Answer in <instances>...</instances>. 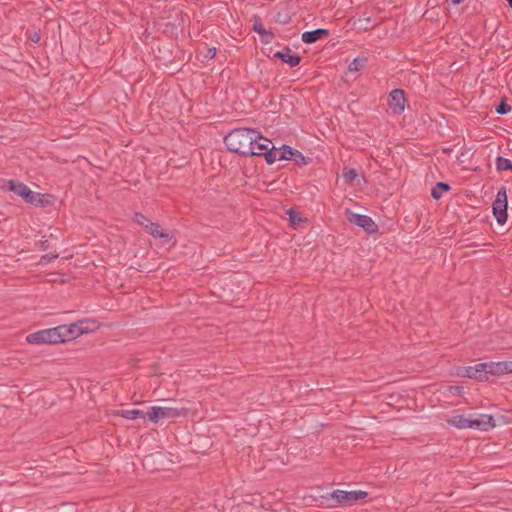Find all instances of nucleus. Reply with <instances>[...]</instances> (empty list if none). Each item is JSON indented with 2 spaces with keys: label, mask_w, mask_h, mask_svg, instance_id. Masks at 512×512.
I'll list each match as a JSON object with an SVG mask.
<instances>
[{
  "label": "nucleus",
  "mask_w": 512,
  "mask_h": 512,
  "mask_svg": "<svg viewBox=\"0 0 512 512\" xmlns=\"http://www.w3.org/2000/svg\"><path fill=\"white\" fill-rule=\"evenodd\" d=\"M262 135L250 128L233 129L224 137V143L230 152L237 153L244 157H251L253 154V143Z\"/></svg>",
  "instance_id": "nucleus-1"
},
{
  "label": "nucleus",
  "mask_w": 512,
  "mask_h": 512,
  "mask_svg": "<svg viewBox=\"0 0 512 512\" xmlns=\"http://www.w3.org/2000/svg\"><path fill=\"white\" fill-rule=\"evenodd\" d=\"M61 329L59 326L43 329L35 333H31L26 337V341L30 344H57L62 343Z\"/></svg>",
  "instance_id": "nucleus-2"
},
{
  "label": "nucleus",
  "mask_w": 512,
  "mask_h": 512,
  "mask_svg": "<svg viewBox=\"0 0 512 512\" xmlns=\"http://www.w3.org/2000/svg\"><path fill=\"white\" fill-rule=\"evenodd\" d=\"M186 414L185 408L172 407H151L147 411L148 419L153 423H158L161 419L178 418Z\"/></svg>",
  "instance_id": "nucleus-3"
},
{
  "label": "nucleus",
  "mask_w": 512,
  "mask_h": 512,
  "mask_svg": "<svg viewBox=\"0 0 512 512\" xmlns=\"http://www.w3.org/2000/svg\"><path fill=\"white\" fill-rule=\"evenodd\" d=\"M507 207L506 188L501 187L492 205L493 214L499 224H504L507 221Z\"/></svg>",
  "instance_id": "nucleus-4"
},
{
  "label": "nucleus",
  "mask_w": 512,
  "mask_h": 512,
  "mask_svg": "<svg viewBox=\"0 0 512 512\" xmlns=\"http://www.w3.org/2000/svg\"><path fill=\"white\" fill-rule=\"evenodd\" d=\"M331 498L337 504H347L352 505L357 501L364 499L367 497V492L365 491H343V490H334L331 494Z\"/></svg>",
  "instance_id": "nucleus-5"
},
{
  "label": "nucleus",
  "mask_w": 512,
  "mask_h": 512,
  "mask_svg": "<svg viewBox=\"0 0 512 512\" xmlns=\"http://www.w3.org/2000/svg\"><path fill=\"white\" fill-rule=\"evenodd\" d=\"M347 219L350 223L363 228L368 234L378 232V225L367 215L357 214L347 210Z\"/></svg>",
  "instance_id": "nucleus-6"
},
{
  "label": "nucleus",
  "mask_w": 512,
  "mask_h": 512,
  "mask_svg": "<svg viewBox=\"0 0 512 512\" xmlns=\"http://www.w3.org/2000/svg\"><path fill=\"white\" fill-rule=\"evenodd\" d=\"M484 363H479L475 366H466L458 368L457 374L462 377L476 379L478 381L488 380V368L481 367Z\"/></svg>",
  "instance_id": "nucleus-7"
},
{
  "label": "nucleus",
  "mask_w": 512,
  "mask_h": 512,
  "mask_svg": "<svg viewBox=\"0 0 512 512\" xmlns=\"http://www.w3.org/2000/svg\"><path fill=\"white\" fill-rule=\"evenodd\" d=\"M9 190L22 197L26 203L35 202L37 192H33L26 184L18 180H10L8 182Z\"/></svg>",
  "instance_id": "nucleus-8"
},
{
  "label": "nucleus",
  "mask_w": 512,
  "mask_h": 512,
  "mask_svg": "<svg viewBox=\"0 0 512 512\" xmlns=\"http://www.w3.org/2000/svg\"><path fill=\"white\" fill-rule=\"evenodd\" d=\"M405 101V92L403 89H393L388 95V106L394 114L404 112Z\"/></svg>",
  "instance_id": "nucleus-9"
},
{
  "label": "nucleus",
  "mask_w": 512,
  "mask_h": 512,
  "mask_svg": "<svg viewBox=\"0 0 512 512\" xmlns=\"http://www.w3.org/2000/svg\"><path fill=\"white\" fill-rule=\"evenodd\" d=\"M471 422V428L481 431H488L496 426L494 418L487 414H471Z\"/></svg>",
  "instance_id": "nucleus-10"
},
{
  "label": "nucleus",
  "mask_w": 512,
  "mask_h": 512,
  "mask_svg": "<svg viewBox=\"0 0 512 512\" xmlns=\"http://www.w3.org/2000/svg\"><path fill=\"white\" fill-rule=\"evenodd\" d=\"M481 367L488 368L491 375L512 374V361L489 362Z\"/></svg>",
  "instance_id": "nucleus-11"
},
{
  "label": "nucleus",
  "mask_w": 512,
  "mask_h": 512,
  "mask_svg": "<svg viewBox=\"0 0 512 512\" xmlns=\"http://www.w3.org/2000/svg\"><path fill=\"white\" fill-rule=\"evenodd\" d=\"M146 232L154 238L161 239L163 244H167L173 239L172 233L163 231L160 224L155 222L149 223V227L146 229Z\"/></svg>",
  "instance_id": "nucleus-12"
},
{
  "label": "nucleus",
  "mask_w": 512,
  "mask_h": 512,
  "mask_svg": "<svg viewBox=\"0 0 512 512\" xmlns=\"http://www.w3.org/2000/svg\"><path fill=\"white\" fill-rule=\"evenodd\" d=\"M61 329V337L63 338V342L75 339L76 337L82 335V332L79 327V321L75 323H71L69 325H59Z\"/></svg>",
  "instance_id": "nucleus-13"
},
{
  "label": "nucleus",
  "mask_w": 512,
  "mask_h": 512,
  "mask_svg": "<svg viewBox=\"0 0 512 512\" xmlns=\"http://www.w3.org/2000/svg\"><path fill=\"white\" fill-rule=\"evenodd\" d=\"M291 49L287 46L282 51L274 53L275 58L281 59L282 62L287 63L290 67L299 65L301 57L296 54H291Z\"/></svg>",
  "instance_id": "nucleus-14"
},
{
  "label": "nucleus",
  "mask_w": 512,
  "mask_h": 512,
  "mask_svg": "<svg viewBox=\"0 0 512 512\" xmlns=\"http://www.w3.org/2000/svg\"><path fill=\"white\" fill-rule=\"evenodd\" d=\"M329 36V30L318 28L312 31H306L302 34L301 39L306 44H312L318 40L324 39Z\"/></svg>",
  "instance_id": "nucleus-15"
},
{
  "label": "nucleus",
  "mask_w": 512,
  "mask_h": 512,
  "mask_svg": "<svg viewBox=\"0 0 512 512\" xmlns=\"http://www.w3.org/2000/svg\"><path fill=\"white\" fill-rule=\"evenodd\" d=\"M252 146V156H263L264 152H266L272 146V142L271 140L262 136V138H258V140H255Z\"/></svg>",
  "instance_id": "nucleus-16"
},
{
  "label": "nucleus",
  "mask_w": 512,
  "mask_h": 512,
  "mask_svg": "<svg viewBox=\"0 0 512 512\" xmlns=\"http://www.w3.org/2000/svg\"><path fill=\"white\" fill-rule=\"evenodd\" d=\"M448 424L459 429L471 428V414L469 417L465 415H456L448 419Z\"/></svg>",
  "instance_id": "nucleus-17"
},
{
  "label": "nucleus",
  "mask_w": 512,
  "mask_h": 512,
  "mask_svg": "<svg viewBox=\"0 0 512 512\" xmlns=\"http://www.w3.org/2000/svg\"><path fill=\"white\" fill-rule=\"evenodd\" d=\"M274 20L276 23L286 25L291 21V9L288 6L282 7L277 11Z\"/></svg>",
  "instance_id": "nucleus-18"
},
{
  "label": "nucleus",
  "mask_w": 512,
  "mask_h": 512,
  "mask_svg": "<svg viewBox=\"0 0 512 512\" xmlns=\"http://www.w3.org/2000/svg\"><path fill=\"white\" fill-rule=\"evenodd\" d=\"M287 215L289 216V222L294 229L299 228L303 223L307 222V219L302 217L301 213L294 209H289L287 211Z\"/></svg>",
  "instance_id": "nucleus-19"
},
{
  "label": "nucleus",
  "mask_w": 512,
  "mask_h": 512,
  "mask_svg": "<svg viewBox=\"0 0 512 512\" xmlns=\"http://www.w3.org/2000/svg\"><path fill=\"white\" fill-rule=\"evenodd\" d=\"M79 327L82 334L90 333L99 328V323L93 319L79 320Z\"/></svg>",
  "instance_id": "nucleus-20"
},
{
  "label": "nucleus",
  "mask_w": 512,
  "mask_h": 512,
  "mask_svg": "<svg viewBox=\"0 0 512 512\" xmlns=\"http://www.w3.org/2000/svg\"><path fill=\"white\" fill-rule=\"evenodd\" d=\"M450 185L445 182H438L431 190V196L438 200L441 198L443 192H447L450 190Z\"/></svg>",
  "instance_id": "nucleus-21"
},
{
  "label": "nucleus",
  "mask_w": 512,
  "mask_h": 512,
  "mask_svg": "<svg viewBox=\"0 0 512 512\" xmlns=\"http://www.w3.org/2000/svg\"><path fill=\"white\" fill-rule=\"evenodd\" d=\"M121 416L129 420H136L138 418L145 419L147 417V412L145 413L140 409L122 410Z\"/></svg>",
  "instance_id": "nucleus-22"
},
{
  "label": "nucleus",
  "mask_w": 512,
  "mask_h": 512,
  "mask_svg": "<svg viewBox=\"0 0 512 512\" xmlns=\"http://www.w3.org/2000/svg\"><path fill=\"white\" fill-rule=\"evenodd\" d=\"M495 164H496V169L498 171H507V170L512 171V161L507 158L498 156L495 160Z\"/></svg>",
  "instance_id": "nucleus-23"
},
{
  "label": "nucleus",
  "mask_w": 512,
  "mask_h": 512,
  "mask_svg": "<svg viewBox=\"0 0 512 512\" xmlns=\"http://www.w3.org/2000/svg\"><path fill=\"white\" fill-rule=\"evenodd\" d=\"M366 62H367V59L365 57L364 58L357 57L349 63L348 70L350 72L360 71L361 69H363L365 67Z\"/></svg>",
  "instance_id": "nucleus-24"
},
{
  "label": "nucleus",
  "mask_w": 512,
  "mask_h": 512,
  "mask_svg": "<svg viewBox=\"0 0 512 512\" xmlns=\"http://www.w3.org/2000/svg\"><path fill=\"white\" fill-rule=\"evenodd\" d=\"M295 149L288 146V145H282L279 149V160H291L293 157Z\"/></svg>",
  "instance_id": "nucleus-25"
},
{
  "label": "nucleus",
  "mask_w": 512,
  "mask_h": 512,
  "mask_svg": "<svg viewBox=\"0 0 512 512\" xmlns=\"http://www.w3.org/2000/svg\"><path fill=\"white\" fill-rule=\"evenodd\" d=\"M358 176L356 169L345 167L342 172V177L346 183H352Z\"/></svg>",
  "instance_id": "nucleus-26"
},
{
  "label": "nucleus",
  "mask_w": 512,
  "mask_h": 512,
  "mask_svg": "<svg viewBox=\"0 0 512 512\" xmlns=\"http://www.w3.org/2000/svg\"><path fill=\"white\" fill-rule=\"evenodd\" d=\"M263 157L267 164L272 165L277 160V149L272 145L266 152H264Z\"/></svg>",
  "instance_id": "nucleus-27"
},
{
  "label": "nucleus",
  "mask_w": 512,
  "mask_h": 512,
  "mask_svg": "<svg viewBox=\"0 0 512 512\" xmlns=\"http://www.w3.org/2000/svg\"><path fill=\"white\" fill-rule=\"evenodd\" d=\"M134 221L142 226L145 230L149 227V223H152V221L147 218L144 214L140 212H136L134 214Z\"/></svg>",
  "instance_id": "nucleus-28"
},
{
  "label": "nucleus",
  "mask_w": 512,
  "mask_h": 512,
  "mask_svg": "<svg viewBox=\"0 0 512 512\" xmlns=\"http://www.w3.org/2000/svg\"><path fill=\"white\" fill-rule=\"evenodd\" d=\"M259 35L263 44H270L275 38L274 33L270 30H266L265 28L259 33Z\"/></svg>",
  "instance_id": "nucleus-29"
},
{
  "label": "nucleus",
  "mask_w": 512,
  "mask_h": 512,
  "mask_svg": "<svg viewBox=\"0 0 512 512\" xmlns=\"http://www.w3.org/2000/svg\"><path fill=\"white\" fill-rule=\"evenodd\" d=\"M495 111L499 115H505L511 111V106L507 103L506 99H502L496 106Z\"/></svg>",
  "instance_id": "nucleus-30"
},
{
  "label": "nucleus",
  "mask_w": 512,
  "mask_h": 512,
  "mask_svg": "<svg viewBox=\"0 0 512 512\" xmlns=\"http://www.w3.org/2000/svg\"><path fill=\"white\" fill-rule=\"evenodd\" d=\"M37 196L38 197L35 198V202H31L30 204L38 206V207H44L47 204H49L48 197H50V195H45V194H41V193L37 192Z\"/></svg>",
  "instance_id": "nucleus-31"
},
{
  "label": "nucleus",
  "mask_w": 512,
  "mask_h": 512,
  "mask_svg": "<svg viewBox=\"0 0 512 512\" xmlns=\"http://www.w3.org/2000/svg\"><path fill=\"white\" fill-rule=\"evenodd\" d=\"M291 160H294L297 164L307 165L309 163V159L296 149Z\"/></svg>",
  "instance_id": "nucleus-32"
},
{
  "label": "nucleus",
  "mask_w": 512,
  "mask_h": 512,
  "mask_svg": "<svg viewBox=\"0 0 512 512\" xmlns=\"http://www.w3.org/2000/svg\"><path fill=\"white\" fill-rule=\"evenodd\" d=\"M58 256H59L58 254H45V255H42L40 260H39V264L40 265H45L47 263H50L53 260L57 259Z\"/></svg>",
  "instance_id": "nucleus-33"
},
{
  "label": "nucleus",
  "mask_w": 512,
  "mask_h": 512,
  "mask_svg": "<svg viewBox=\"0 0 512 512\" xmlns=\"http://www.w3.org/2000/svg\"><path fill=\"white\" fill-rule=\"evenodd\" d=\"M264 29L261 18L257 15L253 17V30L258 34Z\"/></svg>",
  "instance_id": "nucleus-34"
},
{
  "label": "nucleus",
  "mask_w": 512,
  "mask_h": 512,
  "mask_svg": "<svg viewBox=\"0 0 512 512\" xmlns=\"http://www.w3.org/2000/svg\"><path fill=\"white\" fill-rule=\"evenodd\" d=\"M156 458H160V455L159 454H150V455H147L144 460H143V464L144 466L146 467H151L152 464L155 462V459Z\"/></svg>",
  "instance_id": "nucleus-35"
},
{
  "label": "nucleus",
  "mask_w": 512,
  "mask_h": 512,
  "mask_svg": "<svg viewBox=\"0 0 512 512\" xmlns=\"http://www.w3.org/2000/svg\"><path fill=\"white\" fill-rule=\"evenodd\" d=\"M358 22L360 23L361 27L364 30H367L369 28V24H370V17L369 16H367V17H360L358 19Z\"/></svg>",
  "instance_id": "nucleus-36"
},
{
  "label": "nucleus",
  "mask_w": 512,
  "mask_h": 512,
  "mask_svg": "<svg viewBox=\"0 0 512 512\" xmlns=\"http://www.w3.org/2000/svg\"><path fill=\"white\" fill-rule=\"evenodd\" d=\"M28 38L34 42V43H39L40 39H41V36H40V33L37 32V31H34L32 33L29 34Z\"/></svg>",
  "instance_id": "nucleus-37"
},
{
  "label": "nucleus",
  "mask_w": 512,
  "mask_h": 512,
  "mask_svg": "<svg viewBox=\"0 0 512 512\" xmlns=\"http://www.w3.org/2000/svg\"><path fill=\"white\" fill-rule=\"evenodd\" d=\"M216 55V48H209L205 57L207 59H213Z\"/></svg>",
  "instance_id": "nucleus-38"
},
{
  "label": "nucleus",
  "mask_w": 512,
  "mask_h": 512,
  "mask_svg": "<svg viewBox=\"0 0 512 512\" xmlns=\"http://www.w3.org/2000/svg\"><path fill=\"white\" fill-rule=\"evenodd\" d=\"M39 247L42 249V250H47L50 248V243L48 240H41L39 241Z\"/></svg>",
  "instance_id": "nucleus-39"
},
{
  "label": "nucleus",
  "mask_w": 512,
  "mask_h": 512,
  "mask_svg": "<svg viewBox=\"0 0 512 512\" xmlns=\"http://www.w3.org/2000/svg\"><path fill=\"white\" fill-rule=\"evenodd\" d=\"M452 389H454L457 394H461L462 392V387L459 386L452 387Z\"/></svg>",
  "instance_id": "nucleus-40"
},
{
  "label": "nucleus",
  "mask_w": 512,
  "mask_h": 512,
  "mask_svg": "<svg viewBox=\"0 0 512 512\" xmlns=\"http://www.w3.org/2000/svg\"><path fill=\"white\" fill-rule=\"evenodd\" d=\"M507 1H508V3H509V6H510V7H511V9H512V0H507Z\"/></svg>",
  "instance_id": "nucleus-41"
},
{
  "label": "nucleus",
  "mask_w": 512,
  "mask_h": 512,
  "mask_svg": "<svg viewBox=\"0 0 512 512\" xmlns=\"http://www.w3.org/2000/svg\"><path fill=\"white\" fill-rule=\"evenodd\" d=\"M509 232H510V233H511V235H512V227L509 229Z\"/></svg>",
  "instance_id": "nucleus-42"
},
{
  "label": "nucleus",
  "mask_w": 512,
  "mask_h": 512,
  "mask_svg": "<svg viewBox=\"0 0 512 512\" xmlns=\"http://www.w3.org/2000/svg\"><path fill=\"white\" fill-rule=\"evenodd\" d=\"M509 512H512V510H508Z\"/></svg>",
  "instance_id": "nucleus-43"
}]
</instances>
